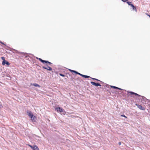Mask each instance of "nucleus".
Segmentation results:
<instances>
[{
	"mask_svg": "<svg viewBox=\"0 0 150 150\" xmlns=\"http://www.w3.org/2000/svg\"><path fill=\"white\" fill-rule=\"evenodd\" d=\"M36 58L37 59H38L42 63L44 64H47V63H48V64H52L51 62H50L47 61H45V60H42V59L41 58H38V57H36Z\"/></svg>",
	"mask_w": 150,
	"mask_h": 150,
	"instance_id": "obj_1",
	"label": "nucleus"
},
{
	"mask_svg": "<svg viewBox=\"0 0 150 150\" xmlns=\"http://www.w3.org/2000/svg\"><path fill=\"white\" fill-rule=\"evenodd\" d=\"M127 3L130 6L132 7L133 9H136V7L132 3V2L129 1H127Z\"/></svg>",
	"mask_w": 150,
	"mask_h": 150,
	"instance_id": "obj_2",
	"label": "nucleus"
},
{
	"mask_svg": "<svg viewBox=\"0 0 150 150\" xmlns=\"http://www.w3.org/2000/svg\"><path fill=\"white\" fill-rule=\"evenodd\" d=\"M91 83L93 85L95 86H101V85L99 83H96L94 82L91 81Z\"/></svg>",
	"mask_w": 150,
	"mask_h": 150,
	"instance_id": "obj_3",
	"label": "nucleus"
},
{
	"mask_svg": "<svg viewBox=\"0 0 150 150\" xmlns=\"http://www.w3.org/2000/svg\"><path fill=\"white\" fill-rule=\"evenodd\" d=\"M46 66H47V67H45V66H43L42 67V68L43 69H45L48 70L50 71L52 70V69L50 67L48 66L47 65H46Z\"/></svg>",
	"mask_w": 150,
	"mask_h": 150,
	"instance_id": "obj_4",
	"label": "nucleus"
},
{
	"mask_svg": "<svg viewBox=\"0 0 150 150\" xmlns=\"http://www.w3.org/2000/svg\"><path fill=\"white\" fill-rule=\"evenodd\" d=\"M6 64L7 66H9L10 65L9 63L6 60L4 61H2V64L3 65H4L5 64Z\"/></svg>",
	"mask_w": 150,
	"mask_h": 150,
	"instance_id": "obj_5",
	"label": "nucleus"
},
{
	"mask_svg": "<svg viewBox=\"0 0 150 150\" xmlns=\"http://www.w3.org/2000/svg\"><path fill=\"white\" fill-rule=\"evenodd\" d=\"M136 105L137 106L138 108L142 110H145V108H143L142 105L137 104H136Z\"/></svg>",
	"mask_w": 150,
	"mask_h": 150,
	"instance_id": "obj_6",
	"label": "nucleus"
},
{
	"mask_svg": "<svg viewBox=\"0 0 150 150\" xmlns=\"http://www.w3.org/2000/svg\"><path fill=\"white\" fill-rule=\"evenodd\" d=\"M56 110H57V112H60L63 111L62 109L60 107L57 108H56Z\"/></svg>",
	"mask_w": 150,
	"mask_h": 150,
	"instance_id": "obj_7",
	"label": "nucleus"
},
{
	"mask_svg": "<svg viewBox=\"0 0 150 150\" xmlns=\"http://www.w3.org/2000/svg\"><path fill=\"white\" fill-rule=\"evenodd\" d=\"M33 150H39L38 147L34 145L32 149Z\"/></svg>",
	"mask_w": 150,
	"mask_h": 150,
	"instance_id": "obj_8",
	"label": "nucleus"
},
{
	"mask_svg": "<svg viewBox=\"0 0 150 150\" xmlns=\"http://www.w3.org/2000/svg\"><path fill=\"white\" fill-rule=\"evenodd\" d=\"M33 115L32 113V112L30 111L29 113H28V115L30 117H32L33 116Z\"/></svg>",
	"mask_w": 150,
	"mask_h": 150,
	"instance_id": "obj_9",
	"label": "nucleus"
},
{
	"mask_svg": "<svg viewBox=\"0 0 150 150\" xmlns=\"http://www.w3.org/2000/svg\"><path fill=\"white\" fill-rule=\"evenodd\" d=\"M31 119L33 121H35V120L36 119V117L33 115V116L32 117H30Z\"/></svg>",
	"mask_w": 150,
	"mask_h": 150,
	"instance_id": "obj_10",
	"label": "nucleus"
},
{
	"mask_svg": "<svg viewBox=\"0 0 150 150\" xmlns=\"http://www.w3.org/2000/svg\"><path fill=\"white\" fill-rule=\"evenodd\" d=\"M127 92L128 93H130L131 95H134L135 96V95L137 93H134V92H133L132 91H128Z\"/></svg>",
	"mask_w": 150,
	"mask_h": 150,
	"instance_id": "obj_11",
	"label": "nucleus"
},
{
	"mask_svg": "<svg viewBox=\"0 0 150 150\" xmlns=\"http://www.w3.org/2000/svg\"><path fill=\"white\" fill-rule=\"evenodd\" d=\"M33 85L35 86H36V87H40V86L38 85V84H37V83H34Z\"/></svg>",
	"mask_w": 150,
	"mask_h": 150,
	"instance_id": "obj_12",
	"label": "nucleus"
},
{
	"mask_svg": "<svg viewBox=\"0 0 150 150\" xmlns=\"http://www.w3.org/2000/svg\"><path fill=\"white\" fill-rule=\"evenodd\" d=\"M110 87L111 88H114V89H117V87H116V86H110Z\"/></svg>",
	"mask_w": 150,
	"mask_h": 150,
	"instance_id": "obj_13",
	"label": "nucleus"
},
{
	"mask_svg": "<svg viewBox=\"0 0 150 150\" xmlns=\"http://www.w3.org/2000/svg\"><path fill=\"white\" fill-rule=\"evenodd\" d=\"M83 77L86 78H90V77L89 76H87V75H84V76H83Z\"/></svg>",
	"mask_w": 150,
	"mask_h": 150,
	"instance_id": "obj_14",
	"label": "nucleus"
},
{
	"mask_svg": "<svg viewBox=\"0 0 150 150\" xmlns=\"http://www.w3.org/2000/svg\"><path fill=\"white\" fill-rule=\"evenodd\" d=\"M91 79L93 80H96V81H100L96 79H95V78H91Z\"/></svg>",
	"mask_w": 150,
	"mask_h": 150,
	"instance_id": "obj_15",
	"label": "nucleus"
},
{
	"mask_svg": "<svg viewBox=\"0 0 150 150\" xmlns=\"http://www.w3.org/2000/svg\"><path fill=\"white\" fill-rule=\"evenodd\" d=\"M1 59H2V60H3V61H5L6 60H5V58L4 57H1Z\"/></svg>",
	"mask_w": 150,
	"mask_h": 150,
	"instance_id": "obj_16",
	"label": "nucleus"
},
{
	"mask_svg": "<svg viewBox=\"0 0 150 150\" xmlns=\"http://www.w3.org/2000/svg\"><path fill=\"white\" fill-rule=\"evenodd\" d=\"M59 75L62 76V77H64L65 76V75L63 74H62L60 73L59 74Z\"/></svg>",
	"mask_w": 150,
	"mask_h": 150,
	"instance_id": "obj_17",
	"label": "nucleus"
},
{
	"mask_svg": "<svg viewBox=\"0 0 150 150\" xmlns=\"http://www.w3.org/2000/svg\"><path fill=\"white\" fill-rule=\"evenodd\" d=\"M19 53L21 54H26V53H24V52H20Z\"/></svg>",
	"mask_w": 150,
	"mask_h": 150,
	"instance_id": "obj_18",
	"label": "nucleus"
},
{
	"mask_svg": "<svg viewBox=\"0 0 150 150\" xmlns=\"http://www.w3.org/2000/svg\"><path fill=\"white\" fill-rule=\"evenodd\" d=\"M121 117H125V118H127V117L126 116H125L124 115H121Z\"/></svg>",
	"mask_w": 150,
	"mask_h": 150,
	"instance_id": "obj_19",
	"label": "nucleus"
},
{
	"mask_svg": "<svg viewBox=\"0 0 150 150\" xmlns=\"http://www.w3.org/2000/svg\"><path fill=\"white\" fill-rule=\"evenodd\" d=\"M32 149L33 148V146H32L30 145H29V144H28V145Z\"/></svg>",
	"mask_w": 150,
	"mask_h": 150,
	"instance_id": "obj_20",
	"label": "nucleus"
},
{
	"mask_svg": "<svg viewBox=\"0 0 150 150\" xmlns=\"http://www.w3.org/2000/svg\"><path fill=\"white\" fill-rule=\"evenodd\" d=\"M32 149L33 148V146H32L30 145H29V144H28V145Z\"/></svg>",
	"mask_w": 150,
	"mask_h": 150,
	"instance_id": "obj_21",
	"label": "nucleus"
},
{
	"mask_svg": "<svg viewBox=\"0 0 150 150\" xmlns=\"http://www.w3.org/2000/svg\"><path fill=\"white\" fill-rule=\"evenodd\" d=\"M32 149L33 148V146H32L30 145H29V144H28V145Z\"/></svg>",
	"mask_w": 150,
	"mask_h": 150,
	"instance_id": "obj_22",
	"label": "nucleus"
},
{
	"mask_svg": "<svg viewBox=\"0 0 150 150\" xmlns=\"http://www.w3.org/2000/svg\"><path fill=\"white\" fill-rule=\"evenodd\" d=\"M76 71H74V70H73L72 71V72L74 73H75V74H76Z\"/></svg>",
	"mask_w": 150,
	"mask_h": 150,
	"instance_id": "obj_23",
	"label": "nucleus"
},
{
	"mask_svg": "<svg viewBox=\"0 0 150 150\" xmlns=\"http://www.w3.org/2000/svg\"><path fill=\"white\" fill-rule=\"evenodd\" d=\"M3 106L2 105H0V109L2 108Z\"/></svg>",
	"mask_w": 150,
	"mask_h": 150,
	"instance_id": "obj_24",
	"label": "nucleus"
},
{
	"mask_svg": "<svg viewBox=\"0 0 150 150\" xmlns=\"http://www.w3.org/2000/svg\"><path fill=\"white\" fill-rule=\"evenodd\" d=\"M80 73H79V72H77V71H76V74H78V75H79V74H80Z\"/></svg>",
	"mask_w": 150,
	"mask_h": 150,
	"instance_id": "obj_25",
	"label": "nucleus"
},
{
	"mask_svg": "<svg viewBox=\"0 0 150 150\" xmlns=\"http://www.w3.org/2000/svg\"><path fill=\"white\" fill-rule=\"evenodd\" d=\"M0 43L2 44H3L4 45H5V44L4 43H3L2 42L0 41Z\"/></svg>",
	"mask_w": 150,
	"mask_h": 150,
	"instance_id": "obj_26",
	"label": "nucleus"
},
{
	"mask_svg": "<svg viewBox=\"0 0 150 150\" xmlns=\"http://www.w3.org/2000/svg\"><path fill=\"white\" fill-rule=\"evenodd\" d=\"M79 75H80V76H82V77H83V76H84V75L82 74H79Z\"/></svg>",
	"mask_w": 150,
	"mask_h": 150,
	"instance_id": "obj_27",
	"label": "nucleus"
},
{
	"mask_svg": "<svg viewBox=\"0 0 150 150\" xmlns=\"http://www.w3.org/2000/svg\"><path fill=\"white\" fill-rule=\"evenodd\" d=\"M79 75H80V76H82V77H83V76H84V75L82 74H79Z\"/></svg>",
	"mask_w": 150,
	"mask_h": 150,
	"instance_id": "obj_28",
	"label": "nucleus"
},
{
	"mask_svg": "<svg viewBox=\"0 0 150 150\" xmlns=\"http://www.w3.org/2000/svg\"><path fill=\"white\" fill-rule=\"evenodd\" d=\"M135 96H140V97L141 96L140 95H139L137 93H136V94L135 95Z\"/></svg>",
	"mask_w": 150,
	"mask_h": 150,
	"instance_id": "obj_29",
	"label": "nucleus"
},
{
	"mask_svg": "<svg viewBox=\"0 0 150 150\" xmlns=\"http://www.w3.org/2000/svg\"><path fill=\"white\" fill-rule=\"evenodd\" d=\"M117 89H119V90H122V89H121V88H119L118 87L117 88Z\"/></svg>",
	"mask_w": 150,
	"mask_h": 150,
	"instance_id": "obj_30",
	"label": "nucleus"
},
{
	"mask_svg": "<svg viewBox=\"0 0 150 150\" xmlns=\"http://www.w3.org/2000/svg\"><path fill=\"white\" fill-rule=\"evenodd\" d=\"M123 2H126V0H121Z\"/></svg>",
	"mask_w": 150,
	"mask_h": 150,
	"instance_id": "obj_31",
	"label": "nucleus"
},
{
	"mask_svg": "<svg viewBox=\"0 0 150 150\" xmlns=\"http://www.w3.org/2000/svg\"><path fill=\"white\" fill-rule=\"evenodd\" d=\"M69 71H71V72H72V71L73 70L71 69H69Z\"/></svg>",
	"mask_w": 150,
	"mask_h": 150,
	"instance_id": "obj_32",
	"label": "nucleus"
},
{
	"mask_svg": "<svg viewBox=\"0 0 150 150\" xmlns=\"http://www.w3.org/2000/svg\"><path fill=\"white\" fill-rule=\"evenodd\" d=\"M146 14L150 18V15L147 13H146Z\"/></svg>",
	"mask_w": 150,
	"mask_h": 150,
	"instance_id": "obj_33",
	"label": "nucleus"
},
{
	"mask_svg": "<svg viewBox=\"0 0 150 150\" xmlns=\"http://www.w3.org/2000/svg\"><path fill=\"white\" fill-rule=\"evenodd\" d=\"M118 144H119V145H120L121 144V142H119L118 143Z\"/></svg>",
	"mask_w": 150,
	"mask_h": 150,
	"instance_id": "obj_34",
	"label": "nucleus"
},
{
	"mask_svg": "<svg viewBox=\"0 0 150 150\" xmlns=\"http://www.w3.org/2000/svg\"><path fill=\"white\" fill-rule=\"evenodd\" d=\"M7 76V77H10V76Z\"/></svg>",
	"mask_w": 150,
	"mask_h": 150,
	"instance_id": "obj_35",
	"label": "nucleus"
},
{
	"mask_svg": "<svg viewBox=\"0 0 150 150\" xmlns=\"http://www.w3.org/2000/svg\"><path fill=\"white\" fill-rule=\"evenodd\" d=\"M135 11H136V12L137 11V10H136Z\"/></svg>",
	"mask_w": 150,
	"mask_h": 150,
	"instance_id": "obj_36",
	"label": "nucleus"
}]
</instances>
